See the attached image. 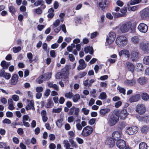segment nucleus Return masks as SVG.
Listing matches in <instances>:
<instances>
[{"label": "nucleus", "mask_w": 149, "mask_h": 149, "mask_svg": "<svg viewBox=\"0 0 149 149\" xmlns=\"http://www.w3.org/2000/svg\"><path fill=\"white\" fill-rule=\"evenodd\" d=\"M54 103L51 100L49 99L48 102L45 105V107L47 108H51L53 105Z\"/></svg>", "instance_id": "nucleus-40"}, {"label": "nucleus", "mask_w": 149, "mask_h": 149, "mask_svg": "<svg viewBox=\"0 0 149 149\" xmlns=\"http://www.w3.org/2000/svg\"><path fill=\"white\" fill-rule=\"evenodd\" d=\"M136 118L139 121L141 122L144 121L147 123L149 120V118L148 116H140L137 115L136 116Z\"/></svg>", "instance_id": "nucleus-26"}, {"label": "nucleus", "mask_w": 149, "mask_h": 149, "mask_svg": "<svg viewBox=\"0 0 149 149\" xmlns=\"http://www.w3.org/2000/svg\"><path fill=\"white\" fill-rule=\"evenodd\" d=\"M74 47V44L71 45L67 47V50L69 52H71L72 51L73 48Z\"/></svg>", "instance_id": "nucleus-58"}, {"label": "nucleus", "mask_w": 149, "mask_h": 149, "mask_svg": "<svg viewBox=\"0 0 149 149\" xmlns=\"http://www.w3.org/2000/svg\"><path fill=\"white\" fill-rule=\"evenodd\" d=\"M62 108L59 107L57 109H53L52 110V112L54 113H59L62 110Z\"/></svg>", "instance_id": "nucleus-57"}, {"label": "nucleus", "mask_w": 149, "mask_h": 149, "mask_svg": "<svg viewBox=\"0 0 149 149\" xmlns=\"http://www.w3.org/2000/svg\"><path fill=\"white\" fill-rule=\"evenodd\" d=\"M147 145L145 142H141L139 144V149H147Z\"/></svg>", "instance_id": "nucleus-39"}, {"label": "nucleus", "mask_w": 149, "mask_h": 149, "mask_svg": "<svg viewBox=\"0 0 149 149\" xmlns=\"http://www.w3.org/2000/svg\"><path fill=\"white\" fill-rule=\"evenodd\" d=\"M147 79L143 77H139L137 79V81L138 83L141 85H143L146 84L147 83Z\"/></svg>", "instance_id": "nucleus-27"}, {"label": "nucleus", "mask_w": 149, "mask_h": 149, "mask_svg": "<svg viewBox=\"0 0 149 149\" xmlns=\"http://www.w3.org/2000/svg\"><path fill=\"white\" fill-rule=\"evenodd\" d=\"M63 144L64 146L65 147V149H69L70 147V145L67 140H64L63 141Z\"/></svg>", "instance_id": "nucleus-46"}, {"label": "nucleus", "mask_w": 149, "mask_h": 149, "mask_svg": "<svg viewBox=\"0 0 149 149\" xmlns=\"http://www.w3.org/2000/svg\"><path fill=\"white\" fill-rule=\"evenodd\" d=\"M138 130V128L136 126L126 127V132L130 135H132L136 133Z\"/></svg>", "instance_id": "nucleus-6"}, {"label": "nucleus", "mask_w": 149, "mask_h": 149, "mask_svg": "<svg viewBox=\"0 0 149 149\" xmlns=\"http://www.w3.org/2000/svg\"><path fill=\"white\" fill-rule=\"evenodd\" d=\"M137 29L140 32L145 33L147 31L148 27L145 24L141 23L138 25Z\"/></svg>", "instance_id": "nucleus-7"}, {"label": "nucleus", "mask_w": 149, "mask_h": 149, "mask_svg": "<svg viewBox=\"0 0 149 149\" xmlns=\"http://www.w3.org/2000/svg\"><path fill=\"white\" fill-rule=\"evenodd\" d=\"M84 52L86 54L89 53L91 54L93 53V49L92 47L88 46L84 48Z\"/></svg>", "instance_id": "nucleus-29"}, {"label": "nucleus", "mask_w": 149, "mask_h": 149, "mask_svg": "<svg viewBox=\"0 0 149 149\" xmlns=\"http://www.w3.org/2000/svg\"><path fill=\"white\" fill-rule=\"evenodd\" d=\"M139 41L140 39L138 36H135L131 38V42L135 45L138 44Z\"/></svg>", "instance_id": "nucleus-31"}, {"label": "nucleus", "mask_w": 149, "mask_h": 149, "mask_svg": "<svg viewBox=\"0 0 149 149\" xmlns=\"http://www.w3.org/2000/svg\"><path fill=\"white\" fill-rule=\"evenodd\" d=\"M108 1L106 0H102L99 3V6L101 9L104 11L107 8Z\"/></svg>", "instance_id": "nucleus-10"}, {"label": "nucleus", "mask_w": 149, "mask_h": 149, "mask_svg": "<svg viewBox=\"0 0 149 149\" xmlns=\"http://www.w3.org/2000/svg\"><path fill=\"white\" fill-rule=\"evenodd\" d=\"M27 57L29 60V61L30 63L32 62L33 61V54L31 53H29L27 54Z\"/></svg>", "instance_id": "nucleus-52"}, {"label": "nucleus", "mask_w": 149, "mask_h": 149, "mask_svg": "<svg viewBox=\"0 0 149 149\" xmlns=\"http://www.w3.org/2000/svg\"><path fill=\"white\" fill-rule=\"evenodd\" d=\"M54 11V10L52 8H50L48 10L49 13L47 15V17L48 18H53L54 15L53 13Z\"/></svg>", "instance_id": "nucleus-38"}, {"label": "nucleus", "mask_w": 149, "mask_h": 149, "mask_svg": "<svg viewBox=\"0 0 149 149\" xmlns=\"http://www.w3.org/2000/svg\"><path fill=\"white\" fill-rule=\"evenodd\" d=\"M149 127L147 126H144L141 129V131L143 133H145L148 131Z\"/></svg>", "instance_id": "nucleus-44"}, {"label": "nucleus", "mask_w": 149, "mask_h": 149, "mask_svg": "<svg viewBox=\"0 0 149 149\" xmlns=\"http://www.w3.org/2000/svg\"><path fill=\"white\" fill-rule=\"evenodd\" d=\"M70 66L68 65L66 66L62 70L61 72L63 73V74L65 77H67L69 72V69Z\"/></svg>", "instance_id": "nucleus-30"}, {"label": "nucleus", "mask_w": 149, "mask_h": 149, "mask_svg": "<svg viewBox=\"0 0 149 149\" xmlns=\"http://www.w3.org/2000/svg\"><path fill=\"white\" fill-rule=\"evenodd\" d=\"M141 95L139 94H136L132 95L129 99V102H133L138 101L140 99Z\"/></svg>", "instance_id": "nucleus-14"}, {"label": "nucleus", "mask_w": 149, "mask_h": 149, "mask_svg": "<svg viewBox=\"0 0 149 149\" xmlns=\"http://www.w3.org/2000/svg\"><path fill=\"white\" fill-rule=\"evenodd\" d=\"M87 72H80L79 73L77 76H75V79L77 78V77L79 78H81L82 77L85 76L87 74Z\"/></svg>", "instance_id": "nucleus-43"}, {"label": "nucleus", "mask_w": 149, "mask_h": 149, "mask_svg": "<svg viewBox=\"0 0 149 149\" xmlns=\"http://www.w3.org/2000/svg\"><path fill=\"white\" fill-rule=\"evenodd\" d=\"M143 62L145 64L149 65V56H145L143 58Z\"/></svg>", "instance_id": "nucleus-49"}, {"label": "nucleus", "mask_w": 149, "mask_h": 149, "mask_svg": "<svg viewBox=\"0 0 149 149\" xmlns=\"http://www.w3.org/2000/svg\"><path fill=\"white\" fill-rule=\"evenodd\" d=\"M73 94L71 92H69L68 93H66L65 95V96L68 98H71L73 97Z\"/></svg>", "instance_id": "nucleus-53"}, {"label": "nucleus", "mask_w": 149, "mask_h": 149, "mask_svg": "<svg viewBox=\"0 0 149 149\" xmlns=\"http://www.w3.org/2000/svg\"><path fill=\"white\" fill-rule=\"evenodd\" d=\"M79 65L77 67V70H80L84 69L86 67V64L85 63L84 60L81 59L79 61Z\"/></svg>", "instance_id": "nucleus-19"}, {"label": "nucleus", "mask_w": 149, "mask_h": 149, "mask_svg": "<svg viewBox=\"0 0 149 149\" xmlns=\"http://www.w3.org/2000/svg\"><path fill=\"white\" fill-rule=\"evenodd\" d=\"M51 91L49 89H46L44 93V95L45 96L48 97L49 96L50 94Z\"/></svg>", "instance_id": "nucleus-64"}, {"label": "nucleus", "mask_w": 149, "mask_h": 149, "mask_svg": "<svg viewBox=\"0 0 149 149\" xmlns=\"http://www.w3.org/2000/svg\"><path fill=\"white\" fill-rule=\"evenodd\" d=\"M93 132L92 127L87 126L84 127L82 131L81 135L83 137H87L91 134Z\"/></svg>", "instance_id": "nucleus-4"}, {"label": "nucleus", "mask_w": 149, "mask_h": 149, "mask_svg": "<svg viewBox=\"0 0 149 149\" xmlns=\"http://www.w3.org/2000/svg\"><path fill=\"white\" fill-rule=\"evenodd\" d=\"M0 77H3L6 79H9L11 77V75L9 73L6 72L3 70H1L0 72Z\"/></svg>", "instance_id": "nucleus-23"}, {"label": "nucleus", "mask_w": 149, "mask_h": 149, "mask_svg": "<svg viewBox=\"0 0 149 149\" xmlns=\"http://www.w3.org/2000/svg\"><path fill=\"white\" fill-rule=\"evenodd\" d=\"M128 114L126 109H123L120 111L119 113L120 118L124 120Z\"/></svg>", "instance_id": "nucleus-20"}, {"label": "nucleus", "mask_w": 149, "mask_h": 149, "mask_svg": "<svg viewBox=\"0 0 149 149\" xmlns=\"http://www.w3.org/2000/svg\"><path fill=\"white\" fill-rule=\"evenodd\" d=\"M117 89L119 90V92L120 93L123 94L124 95L125 94L126 90L123 88H122L120 86H118L117 87Z\"/></svg>", "instance_id": "nucleus-47"}, {"label": "nucleus", "mask_w": 149, "mask_h": 149, "mask_svg": "<svg viewBox=\"0 0 149 149\" xmlns=\"http://www.w3.org/2000/svg\"><path fill=\"white\" fill-rule=\"evenodd\" d=\"M43 75H41L36 80L37 82L39 84L42 83L44 80Z\"/></svg>", "instance_id": "nucleus-54"}, {"label": "nucleus", "mask_w": 149, "mask_h": 149, "mask_svg": "<svg viewBox=\"0 0 149 149\" xmlns=\"http://www.w3.org/2000/svg\"><path fill=\"white\" fill-rule=\"evenodd\" d=\"M115 143L114 140L111 137H108L105 142V144L109 145L110 147H113L115 145Z\"/></svg>", "instance_id": "nucleus-18"}, {"label": "nucleus", "mask_w": 149, "mask_h": 149, "mask_svg": "<svg viewBox=\"0 0 149 149\" xmlns=\"http://www.w3.org/2000/svg\"><path fill=\"white\" fill-rule=\"evenodd\" d=\"M96 119L95 118L91 119L89 121L88 123L91 125L94 124L95 122Z\"/></svg>", "instance_id": "nucleus-63"}, {"label": "nucleus", "mask_w": 149, "mask_h": 149, "mask_svg": "<svg viewBox=\"0 0 149 149\" xmlns=\"http://www.w3.org/2000/svg\"><path fill=\"white\" fill-rule=\"evenodd\" d=\"M132 24L130 22H125L120 26L119 29L120 31L123 33H125L128 32L131 30V32H132Z\"/></svg>", "instance_id": "nucleus-2"}, {"label": "nucleus", "mask_w": 149, "mask_h": 149, "mask_svg": "<svg viewBox=\"0 0 149 149\" xmlns=\"http://www.w3.org/2000/svg\"><path fill=\"white\" fill-rule=\"evenodd\" d=\"M141 0H131L130 3V5H133L139 3Z\"/></svg>", "instance_id": "nucleus-51"}, {"label": "nucleus", "mask_w": 149, "mask_h": 149, "mask_svg": "<svg viewBox=\"0 0 149 149\" xmlns=\"http://www.w3.org/2000/svg\"><path fill=\"white\" fill-rule=\"evenodd\" d=\"M27 104L26 107V109L27 110H30L32 109L33 110H35L34 107V102L33 100H29L27 99Z\"/></svg>", "instance_id": "nucleus-12"}, {"label": "nucleus", "mask_w": 149, "mask_h": 149, "mask_svg": "<svg viewBox=\"0 0 149 149\" xmlns=\"http://www.w3.org/2000/svg\"><path fill=\"white\" fill-rule=\"evenodd\" d=\"M33 12L35 13H36L38 15H40L42 13V10L40 8H38L33 10Z\"/></svg>", "instance_id": "nucleus-45"}, {"label": "nucleus", "mask_w": 149, "mask_h": 149, "mask_svg": "<svg viewBox=\"0 0 149 149\" xmlns=\"http://www.w3.org/2000/svg\"><path fill=\"white\" fill-rule=\"evenodd\" d=\"M136 111L139 114L141 115L145 113L146 111V108L144 104H140L136 106Z\"/></svg>", "instance_id": "nucleus-5"}, {"label": "nucleus", "mask_w": 149, "mask_h": 149, "mask_svg": "<svg viewBox=\"0 0 149 149\" xmlns=\"http://www.w3.org/2000/svg\"><path fill=\"white\" fill-rule=\"evenodd\" d=\"M141 97L142 99L144 101H147L149 99V95L146 93H142L141 95Z\"/></svg>", "instance_id": "nucleus-36"}, {"label": "nucleus", "mask_w": 149, "mask_h": 149, "mask_svg": "<svg viewBox=\"0 0 149 149\" xmlns=\"http://www.w3.org/2000/svg\"><path fill=\"white\" fill-rule=\"evenodd\" d=\"M110 109L108 108H102L100 110L99 113L102 116H104L107 113L110 112Z\"/></svg>", "instance_id": "nucleus-25"}, {"label": "nucleus", "mask_w": 149, "mask_h": 149, "mask_svg": "<svg viewBox=\"0 0 149 149\" xmlns=\"http://www.w3.org/2000/svg\"><path fill=\"white\" fill-rule=\"evenodd\" d=\"M60 23V21L59 19H56L53 23L52 25V29L56 33H58L61 30V28L58 27Z\"/></svg>", "instance_id": "nucleus-11"}, {"label": "nucleus", "mask_w": 149, "mask_h": 149, "mask_svg": "<svg viewBox=\"0 0 149 149\" xmlns=\"http://www.w3.org/2000/svg\"><path fill=\"white\" fill-rule=\"evenodd\" d=\"M10 63L6 62L5 61H2L1 64V66L3 67V68L7 69L8 67L10 65Z\"/></svg>", "instance_id": "nucleus-34"}, {"label": "nucleus", "mask_w": 149, "mask_h": 149, "mask_svg": "<svg viewBox=\"0 0 149 149\" xmlns=\"http://www.w3.org/2000/svg\"><path fill=\"white\" fill-rule=\"evenodd\" d=\"M139 58L138 53L135 51H132L130 54V59L133 61H136Z\"/></svg>", "instance_id": "nucleus-16"}, {"label": "nucleus", "mask_w": 149, "mask_h": 149, "mask_svg": "<svg viewBox=\"0 0 149 149\" xmlns=\"http://www.w3.org/2000/svg\"><path fill=\"white\" fill-rule=\"evenodd\" d=\"M13 99L15 101L17 102L19 100V98L18 96L16 95H12V97Z\"/></svg>", "instance_id": "nucleus-59"}, {"label": "nucleus", "mask_w": 149, "mask_h": 149, "mask_svg": "<svg viewBox=\"0 0 149 149\" xmlns=\"http://www.w3.org/2000/svg\"><path fill=\"white\" fill-rule=\"evenodd\" d=\"M18 77L17 74H13L10 80V84L12 85H16L18 82Z\"/></svg>", "instance_id": "nucleus-21"}, {"label": "nucleus", "mask_w": 149, "mask_h": 149, "mask_svg": "<svg viewBox=\"0 0 149 149\" xmlns=\"http://www.w3.org/2000/svg\"><path fill=\"white\" fill-rule=\"evenodd\" d=\"M127 39L124 35H121L118 37L116 40V44L120 47H124L127 43Z\"/></svg>", "instance_id": "nucleus-3"}, {"label": "nucleus", "mask_w": 149, "mask_h": 149, "mask_svg": "<svg viewBox=\"0 0 149 149\" xmlns=\"http://www.w3.org/2000/svg\"><path fill=\"white\" fill-rule=\"evenodd\" d=\"M43 88L41 86H38L36 88V90L37 92L40 93L43 91Z\"/></svg>", "instance_id": "nucleus-62"}, {"label": "nucleus", "mask_w": 149, "mask_h": 149, "mask_svg": "<svg viewBox=\"0 0 149 149\" xmlns=\"http://www.w3.org/2000/svg\"><path fill=\"white\" fill-rule=\"evenodd\" d=\"M127 68L128 70L131 72H134L135 67L133 63H131L127 62L126 63Z\"/></svg>", "instance_id": "nucleus-24"}, {"label": "nucleus", "mask_w": 149, "mask_h": 149, "mask_svg": "<svg viewBox=\"0 0 149 149\" xmlns=\"http://www.w3.org/2000/svg\"><path fill=\"white\" fill-rule=\"evenodd\" d=\"M112 14L114 18H118L123 17V14L117 12H113Z\"/></svg>", "instance_id": "nucleus-48"}, {"label": "nucleus", "mask_w": 149, "mask_h": 149, "mask_svg": "<svg viewBox=\"0 0 149 149\" xmlns=\"http://www.w3.org/2000/svg\"><path fill=\"white\" fill-rule=\"evenodd\" d=\"M52 74L51 73H48L43 74V76L44 80H48L50 79L51 77Z\"/></svg>", "instance_id": "nucleus-37"}, {"label": "nucleus", "mask_w": 149, "mask_h": 149, "mask_svg": "<svg viewBox=\"0 0 149 149\" xmlns=\"http://www.w3.org/2000/svg\"><path fill=\"white\" fill-rule=\"evenodd\" d=\"M122 132L121 131H114L112 134V139L114 141H117L120 139L121 137Z\"/></svg>", "instance_id": "nucleus-13"}, {"label": "nucleus", "mask_w": 149, "mask_h": 149, "mask_svg": "<svg viewBox=\"0 0 149 149\" xmlns=\"http://www.w3.org/2000/svg\"><path fill=\"white\" fill-rule=\"evenodd\" d=\"M82 19L81 17L79 16L75 18V25L77 26L81 24V22Z\"/></svg>", "instance_id": "nucleus-35"}, {"label": "nucleus", "mask_w": 149, "mask_h": 149, "mask_svg": "<svg viewBox=\"0 0 149 149\" xmlns=\"http://www.w3.org/2000/svg\"><path fill=\"white\" fill-rule=\"evenodd\" d=\"M140 15L142 19H145L149 17V8H147L140 12Z\"/></svg>", "instance_id": "nucleus-9"}, {"label": "nucleus", "mask_w": 149, "mask_h": 149, "mask_svg": "<svg viewBox=\"0 0 149 149\" xmlns=\"http://www.w3.org/2000/svg\"><path fill=\"white\" fill-rule=\"evenodd\" d=\"M114 36L113 35H112V38H109L108 37H107L106 38V46H108V47L110 48L111 47H109V45L112 44L114 42L115 40H114Z\"/></svg>", "instance_id": "nucleus-28"}, {"label": "nucleus", "mask_w": 149, "mask_h": 149, "mask_svg": "<svg viewBox=\"0 0 149 149\" xmlns=\"http://www.w3.org/2000/svg\"><path fill=\"white\" fill-rule=\"evenodd\" d=\"M127 11V9L126 8H122L120 10V11L122 13L121 14H123V17L124 16L125 14L126 13Z\"/></svg>", "instance_id": "nucleus-60"}, {"label": "nucleus", "mask_w": 149, "mask_h": 149, "mask_svg": "<svg viewBox=\"0 0 149 149\" xmlns=\"http://www.w3.org/2000/svg\"><path fill=\"white\" fill-rule=\"evenodd\" d=\"M48 86L49 87L52 88L57 91L59 90V87L58 85L55 84H53L51 82H49L48 83Z\"/></svg>", "instance_id": "nucleus-32"}, {"label": "nucleus", "mask_w": 149, "mask_h": 149, "mask_svg": "<svg viewBox=\"0 0 149 149\" xmlns=\"http://www.w3.org/2000/svg\"><path fill=\"white\" fill-rule=\"evenodd\" d=\"M136 81L135 79H127L124 81V84L128 86H133L136 83Z\"/></svg>", "instance_id": "nucleus-17"}, {"label": "nucleus", "mask_w": 149, "mask_h": 149, "mask_svg": "<svg viewBox=\"0 0 149 149\" xmlns=\"http://www.w3.org/2000/svg\"><path fill=\"white\" fill-rule=\"evenodd\" d=\"M107 98V95L105 92H103L101 93L99 97V98L101 100H104Z\"/></svg>", "instance_id": "nucleus-42"}, {"label": "nucleus", "mask_w": 149, "mask_h": 149, "mask_svg": "<svg viewBox=\"0 0 149 149\" xmlns=\"http://www.w3.org/2000/svg\"><path fill=\"white\" fill-rule=\"evenodd\" d=\"M44 2L43 1L38 0L34 3V5L35 6H38L40 5L43 6V8H45L46 6L44 5Z\"/></svg>", "instance_id": "nucleus-33"}, {"label": "nucleus", "mask_w": 149, "mask_h": 149, "mask_svg": "<svg viewBox=\"0 0 149 149\" xmlns=\"http://www.w3.org/2000/svg\"><path fill=\"white\" fill-rule=\"evenodd\" d=\"M116 3L117 5L120 7H122L124 5L123 2L120 0H117L116 2Z\"/></svg>", "instance_id": "nucleus-61"}, {"label": "nucleus", "mask_w": 149, "mask_h": 149, "mask_svg": "<svg viewBox=\"0 0 149 149\" xmlns=\"http://www.w3.org/2000/svg\"><path fill=\"white\" fill-rule=\"evenodd\" d=\"M81 111L84 115H87L88 114L90 111L89 109H86L85 108H83L81 109Z\"/></svg>", "instance_id": "nucleus-55"}, {"label": "nucleus", "mask_w": 149, "mask_h": 149, "mask_svg": "<svg viewBox=\"0 0 149 149\" xmlns=\"http://www.w3.org/2000/svg\"><path fill=\"white\" fill-rule=\"evenodd\" d=\"M139 48L143 51L149 50V42H141L139 44Z\"/></svg>", "instance_id": "nucleus-8"}, {"label": "nucleus", "mask_w": 149, "mask_h": 149, "mask_svg": "<svg viewBox=\"0 0 149 149\" xmlns=\"http://www.w3.org/2000/svg\"><path fill=\"white\" fill-rule=\"evenodd\" d=\"M63 120L62 119H60L58 120L56 122V125L58 127L61 128L62 126V122Z\"/></svg>", "instance_id": "nucleus-50"}, {"label": "nucleus", "mask_w": 149, "mask_h": 149, "mask_svg": "<svg viewBox=\"0 0 149 149\" xmlns=\"http://www.w3.org/2000/svg\"><path fill=\"white\" fill-rule=\"evenodd\" d=\"M116 144L117 147L119 149H123L126 146V143L123 140L119 139L117 141Z\"/></svg>", "instance_id": "nucleus-15"}, {"label": "nucleus", "mask_w": 149, "mask_h": 149, "mask_svg": "<svg viewBox=\"0 0 149 149\" xmlns=\"http://www.w3.org/2000/svg\"><path fill=\"white\" fill-rule=\"evenodd\" d=\"M66 77H65L62 72H58L56 75V78L57 79H59L62 78H65Z\"/></svg>", "instance_id": "nucleus-41"}, {"label": "nucleus", "mask_w": 149, "mask_h": 149, "mask_svg": "<svg viewBox=\"0 0 149 149\" xmlns=\"http://www.w3.org/2000/svg\"><path fill=\"white\" fill-rule=\"evenodd\" d=\"M13 52L15 53H16L20 51L21 49V48L20 47H13Z\"/></svg>", "instance_id": "nucleus-56"}, {"label": "nucleus", "mask_w": 149, "mask_h": 149, "mask_svg": "<svg viewBox=\"0 0 149 149\" xmlns=\"http://www.w3.org/2000/svg\"><path fill=\"white\" fill-rule=\"evenodd\" d=\"M118 114V113L116 112L109 115L107 120L110 126H113L118 122L119 119Z\"/></svg>", "instance_id": "nucleus-1"}, {"label": "nucleus", "mask_w": 149, "mask_h": 149, "mask_svg": "<svg viewBox=\"0 0 149 149\" xmlns=\"http://www.w3.org/2000/svg\"><path fill=\"white\" fill-rule=\"evenodd\" d=\"M119 55L120 57L122 56H124L127 58H129L130 56V52L128 50L124 49L119 52Z\"/></svg>", "instance_id": "nucleus-22"}]
</instances>
